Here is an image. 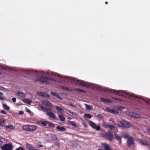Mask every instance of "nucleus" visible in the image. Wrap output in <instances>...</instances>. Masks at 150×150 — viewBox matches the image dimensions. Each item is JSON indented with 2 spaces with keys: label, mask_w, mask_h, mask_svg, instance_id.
Wrapping results in <instances>:
<instances>
[{
  "label": "nucleus",
  "mask_w": 150,
  "mask_h": 150,
  "mask_svg": "<svg viewBox=\"0 0 150 150\" xmlns=\"http://www.w3.org/2000/svg\"><path fill=\"white\" fill-rule=\"evenodd\" d=\"M47 74L49 75L48 77H43L42 75L40 78H37L35 80L40 82L41 83L48 84L49 83V82L47 80L62 83L65 81L66 79H67L66 78L60 76L59 75L54 74V73H50L49 72H47Z\"/></svg>",
  "instance_id": "obj_1"
},
{
  "label": "nucleus",
  "mask_w": 150,
  "mask_h": 150,
  "mask_svg": "<svg viewBox=\"0 0 150 150\" xmlns=\"http://www.w3.org/2000/svg\"><path fill=\"white\" fill-rule=\"evenodd\" d=\"M105 4H108V2H105Z\"/></svg>",
  "instance_id": "obj_56"
},
{
  "label": "nucleus",
  "mask_w": 150,
  "mask_h": 150,
  "mask_svg": "<svg viewBox=\"0 0 150 150\" xmlns=\"http://www.w3.org/2000/svg\"><path fill=\"white\" fill-rule=\"evenodd\" d=\"M5 120L4 118L0 119V126H2L5 122Z\"/></svg>",
  "instance_id": "obj_27"
},
{
  "label": "nucleus",
  "mask_w": 150,
  "mask_h": 150,
  "mask_svg": "<svg viewBox=\"0 0 150 150\" xmlns=\"http://www.w3.org/2000/svg\"><path fill=\"white\" fill-rule=\"evenodd\" d=\"M42 103L44 105L47 106H50L51 105L50 103L47 100H43L42 101Z\"/></svg>",
  "instance_id": "obj_12"
},
{
  "label": "nucleus",
  "mask_w": 150,
  "mask_h": 150,
  "mask_svg": "<svg viewBox=\"0 0 150 150\" xmlns=\"http://www.w3.org/2000/svg\"><path fill=\"white\" fill-rule=\"evenodd\" d=\"M82 124H83V126H84L85 127H87V126H86V124H85L84 123H83Z\"/></svg>",
  "instance_id": "obj_50"
},
{
  "label": "nucleus",
  "mask_w": 150,
  "mask_h": 150,
  "mask_svg": "<svg viewBox=\"0 0 150 150\" xmlns=\"http://www.w3.org/2000/svg\"><path fill=\"white\" fill-rule=\"evenodd\" d=\"M46 97H48V98H49L50 97V96L49 95H47V96Z\"/></svg>",
  "instance_id": "obj_53"
},
{
  "label": "nucleus",
  "mask_w": 150,
  "mask_h": 150,
  "mask_svg": "<svg viewBox=\"0 0 150 150\" xmlns=\"http://www.w3.org/2000/svg\"><path fill=\"white\" fill-rule=\"evenodd\" d=\"M48 122V121H42V125L43 126H46L47 125V124Z\"/></svg>",
  "instance_id": "obj_34"
},
{
  "label": "nucleus",
  "mask_w": 150,
  "mask_h": 150,
  "mask_svg": "<svg viewBox=\"0 0 150 150\" xmlns=\"http://www.w3.org/2000/svg\"><path fill=\"white\" fill-rule=\"evenodd\" d=\"M77 90L78 91L80 92H85V91L82 89L77 88Z\"/></svg>",
  "instance_id": "obj_41"
},
{
  "label": "nucleus",
  "mask_w": 150,
  "mask_h": 150,
  "mask_svg": "<svg viewBox=\"0 0 150 150\" xmlns=\"http://www.w3.org/2000/svg\"><path fill=\"white\" fill-rule=\"evenodd\" d=\"M141 141L142 144L144 145H146L147 144V142L145 140L142 139L141 140Z\"/></svg>",
  "instance_id": "obj_32"
},
{
  "label": "nucleus",
  "mask_w": 150,
  "mask_h": 150,
  "mask_svg": "<svg viewBox=\"0 0 150 150\" xmlns=\"http://www.w3.org/2000/svg\"><path fill=\"white\" fill-rule=\"evenodd\" d=\"M47 108V112L49 111H51V109L50 108Z\"/></svg>",
  "instance_id": "obj_47"
},
{
  "label": "nucleus",
  "mask_w": 150,
  "mask_h": 150,
  "mask_svg": "<svg viewBox=\"0 0 150 150\" xmlns=\"http://www.w3.org/2000/svg\"><path fill=\"white\" fill-rule=\"evenodd\" d=\"M108 128H109L110 129H112L115 128L114 126L112 125H108Z\"/></svg>",
  "instance_id": "obj_39"
},
{
  "label": "nucleus",
  "mask_w": 150,
  "mask_h": 150,
  "mask_svg": "<svg viewBox=\"0 0 150 150\" xmlns=\"http://www.w3.org/2000/svg\"><path fill=\"white\" fill-rule=\"evenodd\" d=\"M4 95V94L0 92V99L1 100H3L4 99V97H3V96Z\"/></svg>",
  "instance_id": "obj_36"
},
{
  "label": "nucleus",
  "mask_w": 150,
  "mask_h": 150,
  "mask_svg": "<svg viewBox=\"0 0 150 150\" xmlns=\"http://www.w3.org/2000/svg\"><path fill=\"white\" fill-rule=\"evenodd\" d=\"M103 137L108 140L112 141L114 138V135L113 133L109 131L104 134Z\"/></svg>",
  "instance_id": "obj_4"
},
{
  "label": "nucleus",
  "mask_w": 150,
  "mask_h": 150,
  "mask_svg": "<svg viewBox=\"0 0 150 150\" xmlns=\"http://www.w3.org/2000/svg\"><path fill=\"white\" fill-rule=\"evenodd\" d=\"M37 129V127L34 125H29V131H34Z\"/></svg>",
  "instance_id": "obj_18"
},
{
  "label": "nucleus",
  "mask_w": 150,
  "mask_h": 150,
  "mask_svg": "<svg viewBox=\"0 0 150 150\" xmlns=\"http://www.w3.org/2000/svg\"><path fill=\"white\" fill-rule=\"evenodd\" d=\"M47 124L49 125L51 127H54V125L52 123L50 122H48V123Z\"/></svg>",
  "instance_id": "obj_37"
},
{
  "label": "nucleus",
  "mask_w": 150,
  "mask_h": 150,
  "mask_svg": "<svg viewBox=\"0 0 150 150\" xmlns=\"http://www.w3.org/2000/svg\"><path fill=\"white\" fill-rule=\"evenodd\" d=\"M89 124L94 129H95L97 130H99L100 129V128L99 126H96V125L94 122L91 121L89 122Z\"/></svg>",
  "instance_id": "obj_8"
},
{
  "label": "nucleus",
  "mask_w": 150,
  "mask_h": 150,
  "mask_svg": "<svg viewBox=\"0 0 150 150\" xmlns=\"http://www.w3.org/2000/svg\"><path fill=\"white\" fill-rule=\"evenodd\" d=\"M105 110L106 111L113 114H115V113H118V112L117 111H116V112L113 109H110V108L108 107L106 108Z\"/></svg>",
  "instance_id": "obj_11"
},
{
  "label": "nucleus",
  "mask_w": 150,
  "mask_h": 150,
  "mask_svg": "<svg viewBox=\"0 0 150 150\" xmlns=\"http://www.w3.org/2000/svg\"><path fill=\"white\" fill-rule=\"evenodd\" d=\"M55 108L58 111H61L63 110L61 108L58 106H56L55 107Z\"/></svg>",
  "instance_id": "obj_35"
},
{
  "label": "nucleus",
  "mask_w": 150,
  "mask_h": 150,
  "mask_svg": "<svg viewBox=\"0 0 150 150\" xmlns=\"http://www.w3.org/2000/svg\"><path fill=\"white\" fill-rule=\"evenodd\" d=\"M40 74H42V75L43 74V71H41L40 72Z\"/></svg>",
  "instance_id": "obj_54"
},
{
  "label": "nucleus",
  "mask_w": 150,
  "mask_h": 150,
  "mask_svg": "<svg viewBox=\"0 0 150 150\" xmlns=\"http://www.w3.org/2000/svg\"><path fill=\"white\" fill-rule=\"evenodd\" d=\"M130 115L132 117L134 118H140L141 117V115L140 114H137L134 112H131L130 113Z\"/></svg>",
  "instance_id": "obj_13"
},
{
  "label": "nucleus",
  "mask_w": 150,
  "mask_h": 150,
  "mask_svg": "<svg viewBox=\"0 0 150 150\" xmlns=\"http://www.w3.org/2000/svg\"><path fill=\"white\" fill-rule=\"evenodd\" d=\"M98 116H100V117H101V116H101V115H100V114H99V115H98Z\"/></svg>",
  "instance_id": "obj_55"
},
{
  "label": "nucleus",
  "mask_w": 150,
  "mask_h": 150,
  "mask_svg": "<svg viewBox=\"0 0 150 150\" xmlns=\"http://www.w3.org/2000/svg\"><path fill=\"white\" fill-rule=\"evenodd\" d=\"M38 146L40 147H42L43 146V145H39Z\"/></svg>",
  "instance_id": "obj_52"
},
{
  "label": "nucleus",
  "mask_w": 150,
  "mask_h": 150,
  "mask_svg": "<svg viewBox=\"0 0 150 150\" xmlns=\"http://www.w3.org/2000/svg\"><path fill=\"white\" fill-rule=\"evenodd\" d=\"M69 123L70 125L74 127H76L77 126V125L73 121H70Z\"/></svg>",
  "instance_id": "obj_29"
},
{
  "label": "nucleus",
  "mask_w": 150,
  "mask_h": 150,
  "mask_svg": "<svg viewBox=\"0 0 150 150\" xmlns=\"http://www.w3.org/2000/svg\"><path fill=\"white\" fill-rule=\"evenodd\" d=\"M15 150H25L24 148L22 147L19 146L18 148H16Z\"/></svg>",
  "instance_id": "obj_38"
},
{
  "label": "nucleus",
  "mask_w": 150,
  "mask_h": 150,
  "mask_svg": "<svg viewBox=\"0 0 150 150\" xmlns=\"http://www.w3.org/2000/svg\"><path fill=\"white\" fill-rule=\"evenodd\" d=\"M35 73H38V71H34Z\"/></svg>",
  "instance_id": "obj_57"
},
{
  "label": "nucleus",
  "mask_w": 150,
  "mask_h": 150,
  "mask_svg": "<svg viewBox=\"0 0 150 150\" xmlns=\"http://www.w3.org/2000/svg\"><path fill=\"white\" fill-rule=\"evenodd\" d=\"M6 127L7 129H10L11 130H12L14 129L13 126L11 125L9 126H6Z\"/></svg>",
  "instance_id": "obj_33"
},
{
  "label": "nucleus",
  "mask_w": 150,
  "mask_h": 150,
  "mask_svg": "<svg viewBox=\"0 0 150 150\" xmlns=\"http://www.w3.org/2000/svg\"><path fill=\"white\" fill-rule=\"evenodd\" d=\"M86 109L87 110H92L93 109V106L91 105H88L86 104Z\"/></svg>",
  "instance_id": "obj_26"
},
{
  "label": "nucleus",
  "mask_w": 150,
  "mask_h": 150,
  "mask_svg": "<svg viewBox=\"0 0 150 150\" xmlns=\"http://www.w3.org/2000/svg\"><path fill=\"white\" fill-rule=\"evenodd\" d=\"M16 95L17 96L22 98L24 97L25 96L24 93L21 92L20 91H18L16 93Z\"/></svg>",
  "instance_id": "obj_17"
},
{
  "label": "nucleus",
  "mask_w": 150,
  "mask_h": 150,
  "mask_svg": "<svg viewBox=\"0 0 150 150\" xmlns=\"http://www.w3.org/2000/svg\"><path fill=\"white\" fill-rule=\"evenodd\" d=\"M3 69H6L5 68H3Z\"/></svg>",
  "instance_id": "obj_59"
},
{
  "label": "nucleus",
  "mask_w": 150,
  "mask_h": 150,
  "mask_svg": "<svg viewBox=\"0 0 150 150\" xmlns=\"http://www.w3.org/2000/svg\"><path fill=\"white\" fill-rule=\"evenodd\" d=\"M40 96H42V97H46L47 95V94L45 93L42 92H39L37 93Z\"/></svg>",
  "instance_id": "obj_22"
},
{
  "label": "nucleus",
  "mask_w": 150,
  "mask_h": 150,
  "mask_svg": "<svg viewBox=\"0 0 150 150\" xmlns=\"http://www.w3.org/2000/svg\"><path fill=\"white\" fill-rule=\"evenodd\" d=\"M42 120L38 121L37 122V124L38 125L42 124Z\"/></svg>",
  "instance_id": "obj_43"
},
{
  "label": "nucleus",
  "mask_w": 150,
  "mask_h": 150,
  "mask_svg": "<svg viewBox=\"0 0 150 150\" xmlns=\"http://www.w3.org/2000/svg\"><path fill=\"white\" fill-rule=\"evenodd\" d=\"M110 125L109 124H106L105 126V128H107L108 127V125Z\"/></svg>",
  "instance_id": "obj_49"
},
{
  "label": "nucleus",
  "mask_w": 150,
  "mask_h": 150,
  "mask_svg": "<svg viewBox=\"0 0 150 150\" xmlns=\"http://www.w3.org/2000/svg\"><path fill=\"white\" fill-rule=\"evenodd\" d=\"M134 139L132 137H129L127 139V143L128 146L130 147L131 146H134L135 143L134 142Z\"/></svg>",
  "instance_id": "obj_6"
},
{
  "label": "nucleus",
  "mask_w": 150,
  "mask_h": 150,
  "mask_svg": "<svg viewBox=\"0 0 150 150\" xmlns=\"http://www.w3.org/2000/svg\"><path fill=\"white\" fill-rule=\"evenodd\" d=\"M58 117L60 120L62 121H64L65 120V118L64 116L62 115H58Z\"/></svg>",
  "instance_id": "obj_28"
},
{
  "label": "nucleus",
  "mask_w": 150,
  "mask_h": 150,
  "mask_svg": "<svg viewBox=\"0 0 150 150\" xmlns=\"http://www.w3.org/2000/svg\"><path fill=\"white\" fill-rule=\"evenodd\" d=\"M13 146L11 143H8L4 145L1 148L2 150H11Z\"/></svg>",
  "instance_id": "obj_5"
},
{
  "label": "nucleus",
  "mask_w": 150,
  "mask_h": 150,
  "mask_svg": "<svg viewBox=\"0 0 150 150\" xmlns=\"http://www.w3.org/2000/svg\"><path fill=\"white\" fill-rule=\"evenodd\" d=\"M57 139V137L55 135H53L52 137V140L53 141H56Z\"/></svg>",
  "instance_id": "obj_31"
},
{
  "label": "nucleus",
  "mask_w": 150,
  "mask_h": 150,
  "mask_svg": "<svg viewBox=\"0 0 150 150\" xmlns=\"http://www.w3.org/2000/svg\"><path fill=\"white\" fill-rule=\"evenodd\" d=\"M112 98L113 99H114L115 100H119V101H121V100L120 99H119L115 97H113V98Z\"/></svg>",
  "instance_id": "obj_45"
},
{
  "label": "nucleus",
  "mask_w": 150,
  "mask_h": 150,
  "mask_svg": "<svg viewBox=\"0 0 150 150\" xmlns=\"http://www.w3.org/2000/svg\"><path fill=\"white\" fill-rule=\"evenodd\" d=\"M46 115L53 119H56V115L52 112L48 111L46 113Z\"/></svg>",
  "instance_id": "obj_9"
},
{
  "label": "nucleus",
  "mask_w": 150,
  "mask_h": 150,
  "mask_svg": "<svg viewBox=\"0 0 150 150\" xmlns=\"http://www.w3.org/2000/svg\"><path fill=\"white\" fill-rule=\"evenodd\" d=\"M26 148L29 150H38L32 145L28 143L26 144Z\"/></svg>",
  "instance_id": "obj_10"
},
{
  "label": "nucleus",
  "mask_w": 150,
  "mask_h": 150,
  "mask_svg": "<svg viewBox=\"0 0 150 150\" xmlns=\"http://www.w3.org/2000/svg\"><path fill=\"white\" fill-rule=\"evenodd\" d=\"M1 72H0V76L1 75Z\"/></svg>",
  "instance_id": "obj_58"
},
{
  "label": "nucleus",
  "mask_w": 150,
  "mask_h": 150,
  "mask_svg": "<svg viewBox=\"0 0 150 150\" xmlns=\"http://www.w3.org/2000/svg\"><path fill=\"white\" fill-rule=\"evenodd\" d=\"M27 111L29 113H31V111L30 110L27 109Z\"/></svg>",
  "instance_id": "obj_51"
},
{
  "label": "nucleus",
  "mask_w": 150,
  "mask_h": 150,
  "mask_svg": "<svg viewBox=\"0 0 150 150\" xmlns=\"http://www.w3.org/2000/svg\"><path fill=\"white\" fill-rule=\"evenodd\" d=\"M136 96L137 97V98H136L135 97H134V98H137L138 99V100L139 102H140V101L141 100H142L146 102L147 104H149L150 105V100H145L144 99L139 98V97H137V96Z\"/></svg>",
  "instance_id": "obj_14"
},
{
  "label": "nucleus",
  "mask_w": 150,
  "mask_h": 150,
  "mask_svg": "<svg viewBox=\"0 0 150 150\" xmlns=\"http://www.w3.org/2000/svg\"><path fill=\"white\" fill-rule=\"evenodd\" d=\"M0 112L1 113L3 114H5L6 115H7V113L6 112L3 110H2Z\"/></svg>",
  "instance_id": "obj_42"
},
{
  "label": "nucleus",
  "mask_w": 150,
  "mask_h": 150,
  "mask_svg": "<svg viewBox=\"0 0 150 150\" xmlns=\"http://www.w3.org/2000/svg\"><path fill=\"white\" fill-rule=\"evenodd\" d=\"M16 99L15 98H13L12 99V100L13 103H15L16 102Z\"/></svg>",
  "instance_id": "obj_44"
},
{
  "label": "nucleus",
  "mask_w": 150,
  "mask_h": 150,
  "mask_svg": "<svg viewBox=\"0 0 150 150\" xmlns=\"http://www.w3.org/2000/svg\"><path fill=\"white\" fill-rule=\"evenodd\" d=\"M23 101L25 103H27L29 105L32 102L31 100L27 99H24L23 100Z\"/></svg>",
  "instance_id": "obj_23"
},
{
  "label": "nucleus",
  "mask_w": 150,
  "mask_h": 150,
  "mask_svg": "<svg viewBox=\"0 0 150 150\" xmlns=\"http://www.w3.org/2000/svg\"><path fill=\"white\" fill-rule=\"evenodd\" d=\"M71 82L72 83L74 82L75 84H78L83 86L86 87L88 88H91L92 89L96 88L98 90L105 91L106 92L111 91L110 90V89L103 88L97 84H90L89 83L84 82L83 81L80 80H76L74 79L71 80Z\"/></svg>",
  "instance_id": "obj_2"
},
{
  "label": "nucleus",
  "mask_w": 150,
  "mask_h": 150,
  "mask_svg": "<svg viewBox=\"0 0 150 150\" xmlns=\"http://www.w3.org/2000/svg\"><path fill=\"white\" fill-rule=\"evenodd\" d=\"M100 99L101 100V101L103 102L110 103H112L111 101L108 99L104 98L102 97H100Z\"/></svg>",
  "instance_id": "obj_19"
},
{
  "label": "nucleus",
  "mask_w": 150,
  "mask_h": 150,
  "mask_svg": "<svg viewBox=\"0 0 150 150\" xmlns=\"http://www.w3.org/2000/svg\"><path fill=\"white\" fill-rule=\"evenodd\" d=\"M41 109L43 110V111L44 112H47V108H44V107H41Z\"/></svg>",
  "instance_id": "obj_40"
},
{
  "label": "nucleus",
  "mask_w": 150,
  "mask_h": 150,
  "mask_svg": "<svg viewBox=\"0 0 150 150\" xmlns=\"http://www.w3.org/2000/svg\"><path fill=\"white\" fill-rule=\"evenodd\" d=\"M102 145L103 146L105 150H111L109 145L105 143H102Z\"/></svg>",
  "instance_id": "obj_15"
},
{
  "label": "nucleus",
  "mask_w": 150,
  "mask_h": 150,
  "mask_svg": "<svg viewBox=\"0 0 150 150\" xmlns=\"http://www.w3.org/2000/svg\"><path fill=\"white\" fill-rule=\"evenodd\" d=\"M128 135H125L124 136V137H125V138H128Z\"/></svg>",
  "instance_id": "obj_48"
},
{
  "label": "nucleus",
  "mask_w": 150,
  "mask_h": 150,
  "mask_svg": "<svg viewBox=\"0 0 150 150\" xmlns=\"http://www.w3.org/2000/svg\"><path fill=\"white\" fill-rule=\"evenodd\" d=\"M22 128L25 130L29 131V125H24L23 126Z\"/></svg>",
  "instance_id": "obj_24"
},
{
  "label": "nucleus",
  "mask_w": 150,
  "mask_h": 150,
  "mask_svg": "<svg viewBox=\"0 0 150 150\" xmlns=\"http://www.w3.org/2000/svg\"><path fill=\"white\" fill-rule=\"evenodd\" d=\"M84 117L89 119L91 118L92 117V116L91 115L88 113L85 114L84 115Z\"/></svg>",
  "instance_id": "obj_30"
},
{
  "label": "nucleus",
  "mask_w": 150,
  "mask_h": 150,
  "mask_svg": "<svg viewBox=\"0 0 150 150\" xmlns=\"http://www.w3.org/2000/svg\"><path fill=\"white\" fill-rule=\"evenodd\" d=\"M50 93L51 95H52L54 96H56L57 98L61 100L62 99V98L60 97L57 93L54 92L52 91Z\"/></svg>",
  "instance_id": "obj_16"
},
{
  "label": "nucleus",
  "mask_w": 150,
  "mask_h": 150,
  "mask_svg": "<svg viewBox=\"0 0 150 150\" xmlns=\"http://www.w3.org/2000/svg\"><path fill=\"white\" fill-rule=\"evenodd\" d=\"M4 109L7 110H8L10 109V107L6 104H4L2 105Z\"/></svg>",
  "instance_id": "obj_25"
},
{
  "label": "nucleus",
  "mask_w": 150,
  "mask_h": 150,
  "mask_svg": "<svg viewBox=\"0 0 150 150\" xmlns=\"http://www.w3.org/2000/svg\"><path fill=\"white\" fill-rule=\"evenodd\" d=\"M111 91H109L110 92H113L116 95H117L119 96H122L125 97V98H132L133 99V97H135L136 98L137 97L135 96L134 95H130L129 93L122 92L119 91H117L115 90H112L110 89Z\"/></svg>",
  "instance_id": "obj_3"
},
{
  "label": "nucleus",
  "mask_w": 150,
  "mask_h": 150,
  "mask_svg": "<svg viewBox=\"0 0 150 150\" xmlns=\"http://www.w3.org/2000/svg\"><path fill=\"white\" fill-rule=\"evenodd\" d=\"M121 126L124 128H128L130 127V125L128 122L124 120H122L120 122Z\"/></svg>",
  "instance_id": "obj_7"
},
{
  "label": "nucleus",
  "mask_w": 150,
  "mask_h": 150,
  "mask_svg": "<svg viewBox=\"0 0 150 150\" xmlns=\"http://www.w3.org/2000/svg\"><path fill=\"white\" fill-rule=\"evenodd\" d=\"M115 137L116 139L119 141V144H121L122 143V137L119 136L116 134H115Z\"/></svg>",
  "instance_id": "obj_21"
},
{
  "label": "nucleus",
  "mask_w": 150,
  "mask_h": 150,
  "mask_svg": "<svg viewBox=\"0 0 150 150\" xmlns=\"http://www.w3.org/2000/svg\"><path fill=\"white\" fill-rule=\"evenodd\" d=\"M19 113L20 115H23L24 113V112L23 111H20L19 112Z\"/></svg>",
  "instance_id": "obj_46"
},
{
  "label": "nucleus",
  "mask_w": 150,
  "mask_h": 150,
  "mask_svg": "<svg viewBox=\"0 0 150 150\" xmlns=\"http://www.w3.org/2000/svg\"><path fill=\"white\" fill-rule=\"evenodd\" d=\"M56 129L59 131H63L66 130V129L63 127H60L58 126L57 127Z\"/></svg>",
  "instance_id": "obj_20"
}]
</instances>
